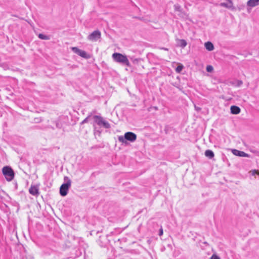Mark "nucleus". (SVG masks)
I'll return each instance as SVG.
<instances>
[{"mask_svg":"<svg viewBox=\"0 0 259 259\" xmlns=\"http://www.w3.org/2000/svg\"><path fill=\"white\" fill-rule=\"evenodd\" d=\"M71 50L74 53L82 58L88 59L90 57V55L85 51L80 50L77 47H72Z\"/></svg>","mask_w":259,"mask_h":259,"instance_id":"obj_7","label":"nucleus"},{"mask_svg":"<svg viewBox=\"0 0 259 259\" xmlns=\"http://www.w3.org/2000/svg\"><path fill=\"white\" fill-rule=\"evenodd\" d=\"M175 10L177 11H181V7L179 5H175Z\"/></svg>","mask_w":259,"mask_h":259,"instance_id":"obj_20","label":"nucleus"},{"mask_svg":"<svg viewBox=\"0 0 259 259\" xmlns=\"http://www.w3.org/2000/svg\"><path fill=\"white\" fill-rule=\"evenodd\" d=\"M91 116V114L89 115L84 120H83L81 122V124H84V123H87L89 121V118Z\"/></svg>","mask_w":259,"mask_h":259,"instance_id":"obj_18","label":"nucleus"},{"mask_svg":"<svg viewBox=\"0 0 259 259\" xmlns=\"http://www.w3.org/2000/svg\"><path fill=\"white\" fill-rule=\"evenodd\" d=\"M101 37V33L98 30H95L88 36V39L92 41H97Z\"/></svg>","mask_w":259,"mask_h":259,"instance_id":"obj_6","label":"nucleus"},{"mask_svg":"<svg viewBox=\"0 0 259 259\" xmlns=\"http://www.w3.org/2000/svg\"><path fill=\"white\" fill-rule=\"evenodd\" d=\"M259 5V0H248L247 2V6L249 7H254Z\"/></svg>","mask_w":259,"mask_h":259,"instance_id":"obj_10","label":"nucleus"},{"mask_svg":"<svg viewBox=\"0 0 259 259\" xmlns=\"http://www.w3.org/2000/svg\"><path fill=\"white\" fill-rule=\"evenodd\" d=\"M228 3H221L220 5L221 7L226 8L227 9L234 10L235 8L233 6V2L232 0H227Z\"/></svg>","mask_w":259,"mask_h":259,"instance_id":"obj_8","label":"nucleus"},{"mask_svg":"<svg viewBox=\"0 0 259 259\" xmlns=\"http://www.w3.org/2000/svg\"><path fill=\"white\" fill-rule=\"evenodd\" d=\"M252 175H255V174H257V175H259V172L258 171H257L256 170H253L252 171Z\"/></svg>","mask_w":259,"mask_h":259,"instance_id":"obj_24","label":"nucleus"},{"mask_svg":"<svg viewBox=\"0 0 259 259\" xmlns=\"http://www.w3.org/2000/svg\"><path fill=\"white\" fill-rule=\"evenodd\" d=\"M29 193L33 196H37L39 195V189L37 186L31 185L29 189Z\"/></svg>","mask_w":259,"mask_h":259,"instance_id":"obj_9","label":"nucleus"},{"mask_svg":"<svg viewBox=\"0 0 259 259\" xmlns=\"http://www.w3.org/2000/svg\"><path fill=\"white\" fill-rule=\"evenodd\" d=\"M210 259H220L219 256L215 254H213L211 257Z\"/></svg>","mask_w":259,"mask_h":259,"instance_id":"obj_21","label":"nucleus"},{"mask_svg":"<svg viewBox=\"0 0 259 259\" xmlns=\"http://www.w3.org/2000/svg\"><path fill=\"white\" fill-rule=\"evenodd\" d=\"M205 155L206 157L209 158V159L212 158L214 156V153L211 150H206L205 151Z\"/></svg>","mask_w":259,"mask_h":259,"instance_id":"obj_14","label":"nucleus"},{"mask_svg":"<svg viewBox=\"0 0 259 259\" xmlns=\"http://www.w3.org/2000/svg\"><path fill=\"white\" fill-rule=\"evenodd\" d=\"M163 234V230L162 228H161L159 230V236H161Z\"/></svg>","mask_w":259,"mask_h":259,"instance_id":"obj_25","label":"nucleus"},{"mask_svg":"<svg viewBox=\"0 0 259 259\" xmlns=\"http://www.w3.org/2000/svg\"><path fill=\"white\" fill-rule=\"evenodd\" d=\"M184 68V66L183 65H179L176 68V71L177 72V73H180L182 70H183Z\"/></svg>","mask_w":259,"mask_h":259,"instance_id":"obj_17","label":"nucleus"},{"mask_svg":"<svg viewBox=\"0 0 259 259\" xmlns=\"http://www.w3.org/2000/svg\"><path fill=\"white\" fill-rule=\"evenodd\" d=\"M231 113L233 114H238L240 112V109L237 106H232L230 108Z\"/></svg>","mask_w":259,"mask_h":259,"instance_id":"obj_12","label":"nucleus"},{"mask_svg":"<svg viewBox=\"0 0 259 259\" xmlns=\"http://www.w3.org/2000/svg\"><path fill=\"white\" fill-rule=\"evenodd\" d=\"M204 46L206 49L209 51H211L214 49V46L213 44L210 41L205 42Z\"/></svg>","mask_w":259,"mask_h":259,"instance_id":"obj_13","label":"nucleus"},{"mask_svg":"<svg viewBox=\"0 0 259 259\" xmlns=\"http://www.w3.org/2000/svg\"><path fill=\"white\" fill-rule=\"evenodd\" d=\"M213 67L211 65H207L206 66V71L208 72H211L213 71Z\"/></svg>","mask_w":259,"mask_h":259,"instance_id":"obj_19","label":"nucleus"},{"mask_svg":"<svg viewBox=\"0 0 259 259\" xmlns=\"http://www.w3.org/2000/svg\"><path fill=\"white\" fill-rule=\"evenodd\" d=\"M2 173L6 180L8 182L12 181L15 177L14 170L10 166H5L2 168Z\"/></svg>","mask_w":259,"mask_h":259,"instance_id":"obj_3","label":"nucleus"},{"mask_svg":"<svg viewBox=\"0 0 259 259\" xmlns=\"http://www.w3.org/2000/svg\"><path fill=\"white\" fill-rule=\"evenodd\" d=\"M93 118L94 119L93 126L94 127V131L96 132H98L99 134L101 133V131L98 129L97 125H98L100 127L102 126L105 128H110L111 126L110 123L105 120L102 116L99 115H94Z\"/></svg>","mask_w":259,"mask_h":259,"instance_id":"obj_1","label":"nucleus"},{"mask_svg":"<svg viewBox=\"0 0 259 259\" xmlns=\"http://www.w3.org/2000/svg\"><path fill=\"white\" fill-rule=\"evenodd\" d=\"M0 66L4 67L5 69H6L8 68V66L7 65H5L4 64H0Z\"/></svg>","mask_w":259,"mask_h":259,"instance_id":"obj_22","label":"nucleus"},{"mask_svg":"<svg viewBox=\"0 0 259 259\" xmlns=\"http://www.w3.org/2000/svg\"><path fill=\"white\" fill-rule=\"evenodd\" d=\"M242 81L241 80H238L237 81V86L239 87L242 84Z\"/></svg>","mask_w":259,"mask_h":259,"instance_id":"obj_23","label":"nucleus"},{"mask_svg":"<svg viewBox=\"0 0 259 259\" xmlns=\"http://www.w3.org/2000/svg\"><path fill=\"white\" fill-rule=\"evenodd\" d=\"M38 36L40 39L43 40H49L50 39V37L49 36L42 33H39Z\"/></svg>","mask_w":259,"mask_h":259,"instance_id":"obj_16","label":"nucleus"},{"mask_svg":"<svg viewBox=\"0 0 259 259\" xmlns=\"http://www.w3.org/2000/svg\"><path fill=\"white\" fill-rule=\"evenodd\" d=\"M112 57L116 62L128 67L130 66V63L126 56L119 53H114Z\"/></svg>","mask_w":259,"mask_h":259,"instance_id":"obj_2","label":"nucleus"},{"mask_svg":"<svg viewBox=\"0 0 259 259\" xmlns=\"http://www.w3.org/2000/svg\"><path fill=\"white\" fill-rule=\"evenodd\" d=\"M137 135L132 132H127L125 133L124 136H119L118 138V141L122 143H126V141H129L133 142L136 140Z\"/></svg>","mask_w":259,"mask_h":259,"instance_id":"obj_4","label":"nucleus"},{"mask_svg":"<svg viewBox=\"0 0 259 259\" xmlns=\"http://www.w3.org/2000/svg\"><path fill=\"white\" fill-rule=\"evenodd\" d=\"M187 45V41L185 39H179V46L184 48Z\"/></svg>","mask_w":259,"mask_h":259,"instance_id":"obj_15","label":"nucleus"},{"mask_svg":"<svg viewBox=\"0 0 259 259\" xmlns=\"http://www.w3.org/2000/svg\"><path fill=\"white\" fill-rule=\"evenodd\" d=\"M232 153L236 156H239L240 157H247L248 156L247 154L245 153L243 151H239L236 149H233L232 150Z\"/></svg>","mask_w":259,"mask_h":259,"instance_id":"obj_11","label":"nucleus"},{"mask_svg":"<svg viewBox=\"0 0 259 259\" xmlns=\"http://www.w3.org/2000/svg\"><path fill=\"white\" fill-rule=\"evenodd\" d=\"M64 179L66 183L63 184L60 188V194L62 196H65L67 194L71 184V181L68 177H65Z\"/></svg>","mask_w":259,"mask_h":259,"instance_id":"obj_5","label":"nucleus"},{"mask_svg":"<svg viewBox=\"0 0 259 259\" xmlns=\"http://www.w3.org/2000/svg\"><path fill=\"white\" fill-rule=\"evenodd\" d=\"M244 6H242L241 7H239V8H238V9H239V10H241V9H242L243 8H244Z\"/></svg>","mask_w":259,"mask_h":259,"instance_id":"obj_26","label":"nucleus"},{"mask_svg":"<svg viewBox=\"0 0 259 259\" xmlns=\"http://www.w3.org/2000/svg\"><path fill=\"white\" fill-rule=\"evenodd\" d=\"M162 49H163L164 50H166V51L168 50V49L167 48H162Z\"/></svg>","mask_w":259,"mask_h":259,"instance_id":"obj_27","label":"nucleus"}]
</instances>
